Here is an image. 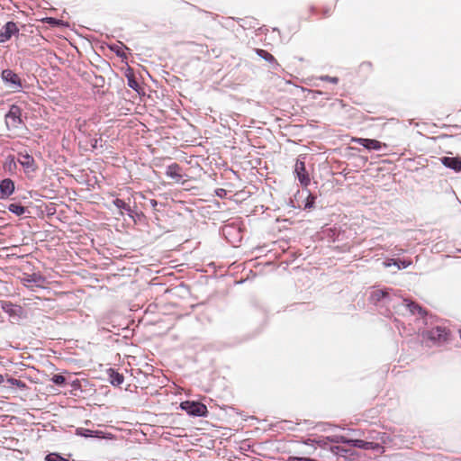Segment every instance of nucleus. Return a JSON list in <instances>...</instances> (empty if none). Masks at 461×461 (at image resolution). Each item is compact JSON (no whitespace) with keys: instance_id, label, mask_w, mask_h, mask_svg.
<instances>
[{"instance_id":"1","label":"nucleus","mask_w":461,"mask_h":461,"mask_svg":"<svg viewBox=\"0 0 461 461\" xmlns=\"http://www.w3.org/2000/svg\"><path fill=\"white\" fill-rule=\"evenodd\" d=\"M371 300L375 303L384 302L386 305H389L391 301H395L396 303H394L393 307L397 312L402 314H404V312H409L411 314H424L422 308L414 302L397 296H395L394 299H392L389 292L386 290L373 291L371 293Z\"/></svg>"},{"instance_id":"28","label":"nucleus","mask_w":461,"mask_h":461,"mask_svg":"<svg viewBox=\"0 0 461 461\" xmlns=\"http://www.w3.org/2000/svg\"><path fill=\"white\" fill-rule=\"evenodd\" d=\"M150 203H151L153 207H155L157 205V201L156 200H151Z\"/></svg>"},{"instance_id":"16","label":"nucleus","mask_w":461,"mask_h":461,"mask_svg":"<svg viewBox=\"0 0 461 461\" xmlns=\"http://www.w3.org/2000/svg\"><path fill=\"white\" fill-rule=\"evenodd\" d=\"M108 374L109 381L113 385L118 386L123 383L124 377L122 374L114 371L113 369H109Z\"/></svg>"},{"instance_id":"10","label":"nucleus","mask_w":461,"mask_h":461,"mask_svg":"<svg viewBox=\"0 0 461 461\" xmlns=\"http://www.w3.org/2000/svg\"><path fill=\"white\" fill-rule=\"evenodd\" d=\"M14 191V183L9 179H4L0 183V199L9 197Z\"/></svg>"},{"instance_id":"12","label":"nucleus","mask_w":461,"mask_h":461,"mask_svg":"<svg viewBox=\"0 0 461 461\" xmlns=\"http://www.w3.org/2000/svg\"><path fill=\"white\" fill-rule=\"evenodd\" d=\"M20 122V109L17 106H12L6 114V124L16 127Z\"/></svg>"},{"instance_id":"15","label":"nucleus","mask_w":461,"mask_h":461,"mask_svg":"<svg viewBox=\"0 0 461 461\" xmlns=\"http://www.w3.org/2000/svg\"><path fill=\"white\" fill-rule=\"evenodd\" d=\"M2 309L10 316L19 315L22 312V308L20 306L14 305L7 302L2 303Z\"/></svg>"},{"instance_id":"21","label":"nucleus","mask_w":461,"mask_h":461,"mask_svg":"<svg viewBox=\"0 0 461 461\" xmlns=\"http://www.w3.org/2000/svg\"><path fill=\"white\" fill-rule=\"evenodd\" d=\"M393 265L398 267V269L406 268L411 264V262L410 260H401V259H396V260H393Z\"/></svg>"},{"instance_id":"5","label":"nucleus","mask_w":461,"mask_h":461,"mask_svg":"<svg viewBox=\"0 0 461 461\" xmlns=\"http://www.w3.org/2000/svg\"><path fill=\"white\" fill-rule=\"evenodd\" d=\"M22 283L24 286L33 290L34 287L42 288L45 286L46 279L39 274H32L24 276L22 279Z\"/></svg>"},{"instance_id":"14","label":"nucleus","mask_w":461,"mask_h":461,"mask_svg":"<svg viewBox=\"0 0 461 461\" xmlns=\"http://www.w3.org/2000/svg\"><path fill=\"white\" fill-rule=\"evenodd\" d=\"M447 330L445 328H442V327H436V328H433L430 331H429V338L433 340H446L447 339Z\"/></svg>"},{"instance_id":"19","label":"nucleus","mask_w":461,"mask_h":461,"mask_svg":"<svg viewBox=\"0 0 461 461\" xmlns=\"http://www.w3.org/2000/svg\"><path fill=\"white\" fill-rule=\"evenodd\" d=\"M8 210L18 216L23 215L25 212V208L16 203H11L8 206Z\"/></svg>"},{"instance_id":"8","label":"nucleus","mask_w":461,"mask_h":461,"mask_svg":"<svg viewBox=\"0 0 461 461\" xmlns=\"http://www.w3.org/2000/svg\"><path fill=\"white\" fill-rule=\"evenodd\" d=\"M352 140L362 145L369 150H380L383 147H386L385 143H382L373 139L354 138Z\"/></svg>"},{"instance_id":"24","label":"nucleus","mask_w":461,"mask_h":461,"mask_svg":"<svg viewBox=\"0 0 461 461\" xmlns=\"http://www.w3.org/2000/svg\"><path fill=\"white\" fill-rule=\"evenodd\" d=\"M321 80H325V81H329V82L333 83V84H337L339 82V78L338 77H329V76L321 77Z\"/></svg>"},{"instance_id":"6","label":"nucleus","mask_w":461,"mask_h":461,"mask_svg":"<svg viewBox=\"0 0 461 461\" xmlns=\"http://www.w3.org/2000/svg\"><path fill=\"white\" fill-rule=\"evenodd\" d=\"M166 175L176 183L183 182L186 176L182 167L176 163H173L167 167Z\"/></svg>"},{"instance_id":"7","label":"nucleus","mask_w":461,"mask_h":461,"mask_svg":"<svg viewBox=\"0 0 461 461\" xmlns=\"http://www.w3.org/2000/svg\"><path fill=\"white\" fill-rule=\"evenodd\" d=\"M294 173L302 185L307 186L310 184L311 179L306 172L304 161L297 159Z\"/></svg>"},{"instance_id":"13","label":"nucleus","mask_w":461,"mask_h":461,"mask_svg":"<svg viewBox=\"0 0 461 461\" xmlns=\"http://www.w3.org/2000/svg\"><path fill=\"white\" fill-rule=\"evenodd\" d=\"M18 161L26 170H34V159L32 156L28 154H20Z\"/></svg>"},{"instance_id":"29","label":"nucleus","mask_w":461,"mask_h":461,"mask_svg":"<svg viewBox=\"0 0 461 461\" xmlns=\"http://www.w3.org/2000/svg\"><path fill=\"white\" fill-rule=\"evenodd\" d=\"M136 85L135 82H130L129 86L132 88H134V86Z\"/></svg>"},{"instance_id":"4","label":"nucleus","mask_w":461,"mask_h":461,"mask_svg":"<svg viewBox=\"0 0 461 461\" xmlns=\"http://www.w3.org/2000/svg\"><path fill=\"white\" fill-rule=\"evenodd\" d=\"M2 79L5 84H8L13 91H18L22 87V82L18 75L11 69H5L2 72Z\"/></svg>"},{"instance_id":"30","label":"nucleus","mask_w":461,"mask_h":461,"mask_svg":"<svg viewBox=\"0 0 461 461\" xmlns=\"http://www.w3.org/2000/svg\"><path fill=\"white\" fill-rule=\"evenodd\" d=\"M4 382V376L0 374V384Z\"/></svg>"},{"instance_id":"20","label":"nucleus","mask_w":461,"mask_h":461,"mask_svg":"<svg viewBox=\"0 0 461 461\" xmlns=\"http://www.w3.org/2000/svg\"><path fill=\"white\" fill-rule=\"evenodd\" d=\"M113 204H114L118 209H123V210L128 211V212H130V211H131V209H130L129 205H128V204H126V203H125L123 200H122V199H118V198H117V199H115V200L113 201Z\"/></svg>"},{"instance_id":"11","label":"nucleus","mask_w":461,"mask_h":461,"mask_svg":"<svg viewBox=\"0 0 461 461\" xmlns=\"http://www.w3.org/2000/svg\"><path fill=\"white\" fill-rule=\"evenodd\" d=\"M441 163L453 169L456 172H461V158L457 157H442L440 158Z\"/></svg>"},{"instance_id":"9","label":"nucleus","mask_w":461,"mask_h":461,"mask_svg":"<svg viewBox=\"0 0 461 461\" xmlns=\"http://www.w3.org/2000/svg\"><path fill=\"white\" fill-rule=\"evenodd\" d=\"M17 32L16 24L14 22H8L3 28V31L0 32V43L8 41Z\"/></svg>"},{"instance_id":"3","label":"nucleus","mask_w":461,"mask_h":461,"mask_svg":"<svg viewBox=\"0 0 461 461\" xmlns=\"http://www.w3.org/2000/svg\"><path fill=\"white\" fill-rule=\"evenodd\" d=\"M337 442L345 443L350 447L362 448V449H378V448H380V446L377 443L365 441L362 439H348L344 437H340L339 439L337 440Z\"/></svg>"},{"instance_id":"18","label":"nucleus","mask_w":461,"mask_h":461,"mask_svg":"<svg viewBox=\"0 0 461 461\" xmlns=\"http://www.w3.org/2000/svg\"><path fill=\"white\" fill-rule=\"evenodd\" d=\"M256 52L259 57H261L265 60L271 62V63L276 62L275 57L272 54H270L269 52H267L264 50H260V49L256 50Z\"/></svg>"},{"instance_id":"26","label":"nucleus","mask_w":461,"mask_h":461,"mask_svg":"<svg viewBox=\"0 0 461 461\" xmlns=\"http://www.w3.org/2000/svg\"><path fill=\"white\" fill-rule=\"evenodd\" d=\"M112 50L113 51L116 52V54L120 57H122L124 53L122 51V47H119V46H116V47H112Z\"/></svg>"},{"instance_id":"25","label":"nucleus","mask_w":461,"mask_h":461,"mask_svg":"<svg viewBox=\"0 0 461 461\" xmlns=\"http://www.w3.org/2000/svg\"><path fill=\"white\" fill-rule=\"evenodd\" d=\"M9 382L12 384L17 385L19 387H24L25 386L24 384L21 380L11 378V379H9Z\"/></svg>"},{"instance_id":"17","label":"nucleus","mask_w":461,"mask_h":461,"mask_svg":"<svg viewBox=\"0 0 461 461\" xmlns=\"http://www.w3.org/2000/svg\"><path fill=\"white\" fill-rule=\"evenodd\" d=\"M76 434L78 436H81V437H86V438H89V437L101 438L102 437L101 431L91 430V429H84V428H77L76 430Z\"/></svg>"},{"instance_id":"23","label":"nucleus","mask_w":461,"mask_h":461,"mask_svg":"<svg viewBox=\"0 0 461 461\" xmlns=\"http://www.w3.org/2000/svg\"><path fill=\"white\" fill-rule=\"evenodd\" d=\"M314 200H315V197L313 195L308 194L304 208L305 209L312 208L313 206Z\"/></svg>"},{"instance_id":"2","label":"nucleus","mask_w":461,"mask_h":461,"mask_svg":"<svg viewBox=\"0 0 461 461\" xmlns=\"http://www.w3.org/2000/svg\"><path fill=\"white\" fill-rule=\"evenodd\" d=\"M180 407L188 414L198 417L206 416L208 411L206 406L203 403L197 402L185 401L181 402Z\"/></svg>"},{"instance_id":"27","label":"nucleus","mask_w":461,"mask_h":461,"mask_svg":"<svg viewBox=\"0 0 461 461\" xmlns=\"http://www.w3.org/2000/svg\"><path fill=\"white\" fill-rule=\"evenodd\" d=\"M393 260H394V259H390V260L384 261V262L383 263L384 267H391L392 265H393Z\"/></svg>"},{"instance_id":"22","label":"nucleus","mask_w":461,"mask_h":461,"mask_svg":"<svg viewBox=\"0 0 461 461\" xmlns=\"http://www.w3.org/2000/svg\"><path fill=\"white\" fill-rule=\"evenodd\" d=\"M51 381L56 384L62 385L66 383V378L61 375H54L51 377Z\"/></svg>"}]
</instances>
